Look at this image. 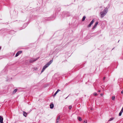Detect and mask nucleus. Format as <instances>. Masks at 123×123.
<instances>
[{
    "label": "nucleus",
    "instance_id": "nucleus-11",
    "mask_svg": "<svg viewBox=\"0 0 123 123\" xmlns=\"http://www.w3.org/2000/svg\"><path fill=\"white\" fill-rule=\"evenodd\" d=\"M18 90L17 89H15L13 91V93L14 94Z\"/></svg>",
    "mask_w": 123,
    "mask_h": 123
},
{
    "label": "nucleus",
    "instance_id": "nucleus-7",
    "mask_svg": "<svg viewBox=\"0 0 123 123\" xmlns=\"http://www.w3.org/2000/svg\"><path fill=\"white\" fill-rule=\"evenodd\" d=\"M60 118V116H59L57 117L56 120V123H58L59 121V120Z\"/></svg>",
    "mask_w": 123,
    "mask_h": 123
},
{
    "label": "nucleus",
    "instance_id": "nucleus-5",
    "mask_svg": "<svg viewBox=\"0 0 123 123\" xmlns=\"http://www.w3.org/2000/svg\"><path fill=\"white\" fill-rule=\"evenodd\" d=\"M3 118L1 116H0V123H3Z\"/></svg>",
    "mask_w": 123,
    "mask_h": 123
},
{
    "label": "nucleus",
    "instance_id": "nucleus-19",
    "mask_svg": "<svg viewBox=\"0 0 123 123\" xmlns=\"http://www.w3.org/2000/svg\"><path fill=\"white\" fill-rule=\"evenodd\" d=\"M33 69L34 70H37V67H35V68H34Z\"/></svg>",
    "mask_w": 123,
    "mask_h": 123
},
{
    "label": "nucleus",
    "instance_id": "nucleus-15",
    "mask_svg": "<svg viewBox=\"0 0 123 123\" xmlns=\"http://www.w3.org/2000/svg\"><path fill=\"white\" fill-rule=\"evenodd\" d=\"M114 119V118L111 117L109 119V121H111L112 120Z\"/></svg>",
    "mask_w": 123,
    "mask_h": 123
},
{
    "label": "nucleus",
    "instance_id": "nucleus-2",
    "mask_svg": "<svg viewBox=\"0 0 123 123\" xmlns=\"http://www.w3.org/2000/svg\"><path fill=\"white\" fill-rule=\"evenodd\" d=\"M107 12L108 9L106 8L103 11H102L100 12L101 17L102 18H103L106 14Z\"/></svg>",
    "mask_w": 123,
    "mask_h": 123
},
{
    "label": "nucleus",
    "instance_id": "nucleus-18",
    "mask_svg": "<svg viewBox=\"0 0 123 123\" xmlns=\"http://www.w3.org/2000/svg\"><path fill=\"white\" fill-rule=\"evenodd\" d=\"M92 24H91L90 23L89 24L88 26V27H91V25H92Z\"/></svg>",
    "mask_w": 123,
    "mask_h": 123
},
{
    "label": "nucleus",
    "instance_id": "nucleus-29",
    "mask_svg": "<svg viewBox=\"0 0 123 123\" xmlns=\"http://www.w3.org/2000/svg\"><path fill=\"white\" fill-rule=\"evenodd\" d=\"M122 108H123V107Z\"/></svg>",
    "mask_w": 123,
    "mask_h": 123
},
{
    "label": "nucleus",
    "instance_id": "nucleus-16",
    "mask_svg": "<svg viewBox=\"0 0 123 123\" xmlns=\"http://www.w3.org/2000/svg\"><path fill=\"white\" fill-rule=\"evenodd\" d=\"M115 96H113L112 97V99L113 100H114L115 99Z\"/></svg>",
    "mask_w": 123,
    "mask_h": 123
},
{
    "label": "nucleus",
    "instance_id": "nucleus-21",
    "mask_svg": "<svg viewBox=\"0 0 123 123\" xmlns=\"http://www.w3.org/2000/svg\"><path fill=\"white\" fill-rule=\"evenodd\" d=\"M87 120H85L84 121L83 123H87Z\"/></svg>",
    "mask_w": 123,
    "mask_h": 123
},
{
    "label": "nucleus",
    "instance_id": "nucleus-20",
    "mask_svg": "<svg viewBox=\"0 0 123 123\" xmlns=\"http://www.w3.org/2000/svg\"><path fill=\"white\" fill-rule=\"evenodd\" d=\"M71 108H72V106L71 105L69 106V109H71Z\"/></svg>",
    "mask_w": 123,
    "mask_h": 123
},
{
    "label": "nucleus",
    "instance_id": "nucleus-9",
    "mask_svg": "<svg viewBox=\"0 0 123 123\" xmlns=\"http://www.w3.org/2000/svg\"><path fill=\"white\" fill-rule=\"evenodd\" d=\"M50 108L51 109L53 108L54 107V105L53 104H51L50 105Z\"/></svg>",
    "mask_w": 123,
    "mask_h": 123
},
{
    "label": "nucleus",
    "instance_id": "nucleus-8",
    "mask_svg": "<svg viewBox=\"0 0 123 123\" xmlns=\"http://www.w3.org/2000/svg\"><path fill=\"white\" fill-rule=\"evenodd\" d=\"M60 90L59 89H58L57 91L55 92V93L54 95V96H55L56 94L59 91H60Z\"/></svg>",
    "mask_w": 123,
    "mask_h": 123
},
{
    "label": "nucleus",
    "instance_id": "nucleus-27",
    "mask_svg": "<svg viewBox=\"0 0 123 123\" xmlns=\"http://www.w3.org/2000/svg\"><path fill=\"white\" fill-rule=\"evenodd\" d=\"M98 92H100V90H98Z\"/></svg>",
    "mask_w": 123,
    "mask_h": 123
},
{
    "label": "nucleus",
    "instance_id": "nucleus-26",
    "mask_svg": "<svg viewBox=\"0 0 123 123\" xmlns=\"http://www.w3.org/2000/svg\"><path fill=\"white\" fill-rule=\"evenodd\" d=\"M121 93L122 94L123 93V90H122L121 92Z\"/></svg>",
    "mask_w": 123,
    "mask_h": 123
},
{
    "label": "nucleus",
    "instance_id": "nucleus-25",
    "mask_svg": "<svg viewBox=\"0 0 123 123\" xmlns=\"http://www.w3.org/2000/svg\"><path fill=\"white\" fill-rule=\"evenodd\" d=\"M105 79V77H104L103 78V80H104Z\"/></svg>",
    "mask_w": 123,
    "mask_h": 123
},
{
    "label": "nucleus",
    "instance_id": "nucleus-17",
    "mask_svg": "<svg viewBox=\"0 0 123 123\" xmlns=\"http://www.w3.org/2000/svg\"><path fill=\"white\" fill-rule=\"evenodd\" d=\"M123 112H122V111H120L119 114V116H120L122 114Z\"/></svg>",
    "mask_w": 123,
    "mask_h": 123
},
{
    "label": "nucleus",
    "instance_id": "nucleus-23",
    "mask_svg": "<svg viewBox=\"0 0 123 123\" xmlns=\"http://www.w3.org/2000/svg\"><path fill=\"white\" fill-rule=\"evenodd\" d=\"M121 111H122V112H123V108H122L121 110Z\"/></svg>",
    "mask_w": 123,
    "mask_h": 123
},
{
    "label": "nucleus",
    "instance_id": "nucleus-6",
    "mask_svg": "<svg viewBox=\"0 0 123 123\" xmlns=\"http://www.w3.org/2000/svg\"><path fill=\"white\" fill-rule=\"evenodd\" d=\"M98 22H97L95 24L94 26L92 28V29H94L97 26V25L98 24Z\"/></svg>",
    "mask_w": 123,
    "mask_h": 123
},
{
    "label": "nucleus",
    "instance_id": "nucleus-3",
    "mask_svg": "<svg viewBox=\"0 0 123 123\" xmlns=\"http://www.w3.org/2000/svg\"><path fill=\"white\" fill-rule=\"evenodd\" d=\"M37 59H31L30 60V62L31 63L33 62L36 61Z\"/></svg>",
    "mask_w": 123,
    "mask_h": 123
},
{
    "label": "nucleus",
    "instance_id": "nucleus-22",
    "mask_svg": "<svg viewBox=\"0 0 123 123\" xmlns=\"http://www.w3.org/2000/svg\"><path fill=\"white\" fill-rule=\"evenodd\" d=\"M94 95L95 96H97V94L96 93H94Z\"/></svg>",
    "mask_w": 123,
    "mask_h": 123
},
{
    "label": "nucleus",
    "instance_id": "nucleus-24",
    "mask_svg": "<svg viewBox=\"0 0 123 123\" xmlns=\"http://www.w3.org/2000/svg\"><path fill=\"white\" fill-rule=\"evenodd\" d=\"M100 95L101 96H102L103 95V94L102 93H101V94H100Z\"/></svg>",
    "mask_w": 123,
    "mask_h": 123
},
{
    "label": "nucleus",
    "instance_id": "nucleus-28",
    "mask_svg": "<svg viewBox=\"0 0 123 123\" xmlns=\"http://www.w3.org/2000/svg\"><path fill=\"white\" fill-rule=\"evenodd\" d=\"M1 49V47H0V50Z\"/></svg>",
    "mask_w": 123,
    "mask_h": 123
},
{
    "label": "nucleus",
    "instance_id": "nucleus-12",
    "mask_svg": "<svg viewBox=\"0 0 123 123\" xmlns=\"http://www.w3.org/2000/svg\"><path fill=\"white\" fill-rule=\"evenodd\" d=\"M94 21V19H93L92 20V21L91 22H90V23L92 25Z\"/></svg>",
    "mask_w": 123,
    "mask_h": 123
},
{
    "label": "nucleus",
    "instance_id": "nucleus-13",
    "mask_svg": "<svg viewBox=\"0 0 123 123\" xmlns=\"http://www.w3.org/2000/svg\"><path fill=\"white\" fill-rule=\"evenodd\" d=\"M86 18V17L85 16H84L83 17V18H82V21H84L85 20V19Z\"/></svg>",
    "mask_w": 123,
    "mask_h": 123
},
{
    "label": "nucleus",
    "instance_id": "nucleus-1",
    "mask_svg": "<svg viewBox=\"0 0 123 123\" xmlns=\"http://www.w3.org/2000/svg\"><path fill=\"white\" fill-rule=\"evenodd\" d=\"M53 61V60H51L49 61L47 63L45 66L43 67V68L42 70L41 73H42L48 67L52 62Z\"/></svg>",
    "mask_w": 123,
    "mask_h": 123
},
{
    "label": "nucleus",
    "instance_id": "nucleus-10",
    "mask_svg": "<svg viewBox=\"0 0 123 123\" xmlns=\"http://www.w3.org/2000/svg\"><path fill=\"white\" fill-rule=\"evenodd\" d=\"M23 115L24 116L26 117L27 115V113L25 111H23Z\"/></svg>",
    "mask_w": 123,
    "mask_h": 123
},
{
    "label": "nucleus",
    "instance_id": "nucleus-14",
    "mask_svg": "<svg viewBox=\"0 0 123 123\" xmlns=\"http://www.w3.org/2000/svg\"><path fill=\"white\" fill-rule=\"evenodd\" d=\"M78 119L80 121H81L82 120L81 118L80 117H78Z\"/></svg>",
    "mask_w": 123,
    "mask_h": 123
},
{
    "label": "nucleus",
    "instance_id": "nucleus-4",
    "mask_svg": "<svg viewBox=\"0 0 123 123\" xmlns=\"http://www.w3.org/2000/svg\"><path fill=\"white\" fill-rule=\"evenodd\" d=\"M22 52V51H18L16 55L15 56H18L20 54H21Z\"/></svg>",
    "mask_w": 123,
    "mask_h": 123
}]
</instances>
